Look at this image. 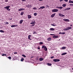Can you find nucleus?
I'll list each match as a JSON object with an SVG mask.
<instances>
[{
  "instance_id": "obj_1",
  "label": "nucleus",
  "mask_w": 73,
  "mask_h": 73,
  "mask_svg": "<svg viewBox=\"0 0 73 73\" xmlns=\"http://www.w3.org/2000/svg\"><path fill=\"white\" fill-rule=\"evenodd\" d=\"M72 28L71 27H67V28H66L64 29V31H67V30H69V29H72Z\"/></svg>"
},
{
  "instance_id": "obj_2",
  "label": "nucleus",
  "mask_w": 73,
  "mask_h": 73,
  "mask_svg": "<svg viewBox=\"0 0 73 73\" xmlns=\"http://www.w3.org/2000/svg\"><path fill=\"white\" fill-rule=\"evenodd\" d=\"M58 11V9H54L52 10V12H57Z\"/></svg>"
},
{
  "instance_id": "obj_3",
  "label": "nucleus",
  "mask_w": 73,
  "mask_h": 73,
  "mask_svg": "<svg viewBox=\"0 0 73 73\" xmlns=\"http://www.w3.org/2000/svg\"><path fill=\"white\" fill-rule=\"evenodd\" d=\"M42 48H44V50H45V51H46L47 50V48H46V47L45 46H42Z\"/></svg>"
},
{
  "instance_id": "obj_4",
  "label": "nucleus",
  "mask_w": 73,
  "mask_h": 73,
  "mask_svg": "<svg viewBox=\"0 0 73 73\" xmlns=\"http://www.w3.org/2000/svg\"><path fill=\"white\" fill-rule=\"evenodd\" d=\"M53 61L54 62H58L60 61V60L59 59H54L53 60Z\"/></svg>"
},
{
  "instance_id": "obj_5",
  "label": "nucleus",
  "mask_w": 73,
  "mask_h": 73,
  "mask_svg": "<svg viewBox=\"0 0 73 73\" xmlns=\"http://www.w3.org/2000/svg\"><path fill=\"white\" fill-rule=\"evenodd\" d=\"M63 20L64 21H67V22H69L70 21V20L69 19H63Z\"/></svg>"
},
{
  "instance_id": "obj_6",
  "label": "nucleus",
  "mask_w": 73,
  "mask_h": 73,
  "mask_svg": "<svg viewBox=\"0 0 73 73\" xmlns=\"http://www.w3.org/2000/svg\"><path fill=\"white\" fill-rule=\"evenodd\" d=\"M59 16H60V17H65V15L62 14L61 13H59L58 14Z\"/></svg>"
},
{
  "instance_id": "obj_7",
  "label": "nucleus",
  "mask_w": 73,
  "mask_h": 73,
  "mask_svg": "<svg viewBox=\"0 0 73 73\" xmlns=\"http://www.w3.org/2000/svg\"><path fill=\"white\" fill-rule=\"evenodd\" d=\"M9 8H10V6L8 5V6H7V10L8 11H10V9H9Z\"/></svg>"
},
{
  "instance_id": "obj_8",
  "label": "nucleus",
  "mask_w": 73,
  "mask_h": 73,
  "mask_svg": "<svg viewBox=\"0 0 73 73\" xmlns=\"http://www.w3.org/2000/svg\"><path fill=\"white\" fill-rule=\"evenodd\" d=\"M17 27V25H12L11 26V27L12 28H15V27Z\"/></svg>"
},
{
  "instance_id": "obj_9",
  "label": "nucleus",
  "mask_w": 73,
  "mask_h": 73,
  "mask_svg": "<svg viewBox=\"0 0 73 73\" xmlns=\"http://www.w3.org/2000/svg\"><path fill=\"white\" fill-rule=\"evenodd\" d=\"M25 9L24 8L20 9L18 10L19 11H24Z\"/></svg>"
},
{
  "instance_id": "obj_10",
  "label": "nucleus",
  "mask_w": 73,
  "mask_h": 73,
  "mask_svg": "<svg viewBox=\"0 0 73 73\" xmlns=\"http://www.w3.org/2000/svg\"><path fill=\"white\" fill-rule=\"evenodd\" d=\"M31 35H29L28 36V39H29V40H32V39H31Z\"/></svg>"
},
{
  "instance_id": "obj_11",
  "label": "nucleus",
  "mask_w": 73,
  "mask_h": 73,
  "mask_svg": "<svg viewBox=\"0 0 73 73\" xmlns=\"http://www.w3.org/2000/svg\"><path fill=\"white\" fill-rule=\"evenodd\" d=\"M27 17H28V19H29L31 18H32V16L30 15H27Z\"/></svg>"
},
{
  "instance_id": "obj_12",
  "label": "nucleus",
  "mask_w": 73,
  "mask_h": 73,
  "mask_svg": "<svg viewBox=\"0 0 73 73\" xmlns=\"http://www.w3.org/2000/svg\"><path fill=\"white\" fill-rule=\"evenodd\" d=\"M43 8H45V7L42 6L40 7V8H39V9H43Z\"/></svg>"
},
{
  "instance_id": "obj_13",
  "label": "nucleus",
  "mask_w": 73,
  "mask_h": 73,
  "mask_svg": "<svg viewBox=\"0 0 73 73\" xmlns=\"http://www.w3.org/2000/svg\"><path fill=\"white\" fill-rule=\"evenodd\" d=\"M53 38H57L58 37V35L53 36L52 37Z\"/></svg>"
},
{
  "instance_id": "obj_14",
  "label": "nucleus",
  "mask_w": 73,
  "mask_h": 73,
  "mask_svg": "<svg viewBox=\"0 0 73 73\" xmlns=\"http://www.w3.org/2000/svg\"><path fill=\"white\" fill-rule=\"evenodd\" d=\"M55 15H56V14L55 13H54L53 14H52L51 16V17H54V16H55Z\"/></svg>"
},
{
  "instance_id": "obj_15",
  "label": "nucleus",
  "mask_w": 73,
  "mask_h": 73,
  "mask_svg": "<svg viewBox=\"0 0 73 73\" xmlns=\"http://www.w3.org/2000/svg\"><path fill=\"white\" fill-rule=\"evenodd\" d=\"M35 21H33L31 23V24H35Z\"/></svg>"
},
{
  "instance_id": "obj_16",
  "label": "nucleus",
  "mask_w": 73,
  "mask_h": 73,
  "mask_svg": "<svg viewBox=\"0 0 73 73\" xmlns=\"http://www.w3.org/2000/svg\"><path fill=\"white\" fill-rule=\"evenodd\" d=\"M51 40H52V38H51V37H49V38H48L47 39L48 41H50Z\"/></svg>"
},
{
  "instance_id": "obj_17",
  "label": "nucleus",
  "mask_w": 73,
  "mask_h": 73,
  "mask_svg": "<svg viewBox=\"0 0 73 73\" xmlns=\"http://www.w3.org/2000/svg\"><path fill=\"white\" fill-rule=\"evenodd\" d=\"M23 22V20H21L19 21L20 24H22Z\"/></svg>"
},
{
  "instance_id": "obj_18",
  "label": "nucleus",
  "mask_w": 73,
  "mask_h": 73,
  "mask_svg": "<svg viewBox=\"0 0 73 73\" xmlns=\"http://www.w3.org/2000/svg\"><path fill=\"white\" fill-rule=\"evenodd\" d=\"M67 54V53L65 52L62 54H61V56H64V55H65V54Z\"/></svg>"
},
{
  "instance_id": "obj_19",
  "label": "nucleus",
  "mask_w": 73,
  "mask_h": 73,
  "mask_svg": "<svg viewBox=\"0 0 73 73\" xmlns=\"http://www.w3.org/2000/svg\"><path fill=\"white\" fill-rule=\"evenodd\" d=\"M50 30L51 31H54V30H55V29L53 28H51L50 29Z\"/></svg>"
},
{
  "instance_id": "obj_20",
  "label": "nucleus",
  "mask_w": 73,
  "mask_h": 73,
  "mask_svg": "<svg viewBox=\"0 0 73 73\" xmlns=\"http://www.w3.org/2000/svg\"><path fill=\"white\" fill-rule=\"evenodd\" d=\"M69 3H73V1L72 0H69Z\"/></svg>"
},
{
  "instance_id": "obj_21",
  "label": "nucleus",
  "mask_w": 73,
  "mask_h": 73,
  "mask_svg": "<svg viewBox=\"0 0 73 73\" xmlns=\"http://www.w3.org/2000/svg\"><path fill=\"white\" fill-rule=\"evenodd\" d=\"M44 60V59L42 58H39V60L40 61H42Z\"/></svg>"
},
{
  "instance_id": "obj_22",
  "label": "nucleus",
  "mask_w": 73,
  "mask_h": 73,
  "mask_svg": "<svg viewBox=\"0 0 73 73\" xmlns=\"http://www.w3.org/2000/svg\"><path fill=\"white\" fill-rule=\"evenodd\" d=\"M66 47L64 46L61 48L62 49H66Z\"/></svg>"
},
{
  "instance_id": "obj_23",
  "label": "nucleus",
  "mask_w": 73,
  "mask_h": 73,
  "mask_svg": "<svg viewBox=\"0 0 73 73\" xmlns=\"http://www.w3.org/2000/svg\"><path fill=\"white\" fill-rule=\"evenodd\" d=\"M47 65L48 66H51L52 65V64L48 63H47Z\"/></svg>"
},
{
  "instance_id": "obj_24",
  "label": "nucleus",
  "mask_w": 73,
  "mask_h": 73,
  "mask_svg": "<svg viewBox=\"0 0 73 73\" xmlns=\"http://www.w3.org/2000/svg\"><path fill=\"white\" fill-rule=\"evenodd\" d=\"M37 13H35L34 14V16H37Z\"/></svg>"
},
{
  "instance_id": "obj_25",
  "label": "nucleus",
  "mask_w": 73,
  "mask_h": 73,
  "mask_svg": "<svg viewBox=\"0 0 73 73\" xmlns=\"http://www.w3.org/2000/svg\"><path fill=\"white\" fill-rule=\"evenodd\" d=\"M0 32H1V33H4V31L3 30H0Z\"/></svg>"
},
{
  "instance_id": "obj_26",
  "label": "nucleus",
  "mask_w": 73,
  "mask_h": 73,
  "mask_svg": "<svg viewBox=\"0 0 73 73\" xmlns=\"http://www.w3.org/2000/svg\"><path fill=\"white\" fill-rule=\"evenodd\" d=\"M66 5L65 4H63L62 5V6L63 7H65Z\"/></svg>"
},
{
  "instance_id": "obj_27",
  "label": "nucleus",
  "mask_w": 73,
  "mask_h": 73,
  "mask_svg": "<svg viewBox=\"0 0 73 73\" xmlns=\"http://www.w3.org/2000/svg\"><path fill=\"white\" fill-rule=\"evenodd\" d=\"M32 7V6H31V5H29V6L28 7V8H31Z\"/></svg>"
},
{
  "instance_id": "obj_28",
  "label": "nucleus",
  "mask_w": 73,
  "mask_h": 73,
  "mask_svg": "<svg viewBox=\"0 0 73 73\" xmlns=\"http://www.w3.org/2000/svg\"><path fill=\"white\" fill-rule=\"evenodd\" d=\"M63 8V7H59V9H62Z\"/></svg>"
},
{
  "instance_id": "obj_29",
  "label": "nucleus",
  "mask_w": 73,
  "mask_h": 73,
  "mask_svg": "<svg viewBox=\"0 0 73 73\" xmlns=\"http://www.w3.org/2000/svg\"><path fill=\"white\" fill-rule=\"evenodd\" d=\"M24 60V58H22L21 60V61H23Z\"/></svg>"
},
{
  "instance_id": "obj_30",
  "label": "nucleus",
  "mask_w": 73,
  "mask_h": 73,
  "mask_svg": "<svg viewBox=\"0 0 73 73\" xmlns=\"http://www.w3.org/2000/svg\"><path fill=\"white\" fill-rule=\"evenodd\" d=\"M24 15V12H21V15Z\"/></svg>"
},
{
  "instance_id": "obj_31",
  "label": "nucleus",
  "mask_w": 73,
  "mask_h": 73,
  "mask_svg": "<svg viewBox=\"0 0 73 73\" xmlns=\"http://www.w3.org/2000/svg\"><path fill=\"white\" fill-rule=\"evenodd\" d=\"M2 56H7V54H2Z\"/></svg>"
},
{
  "instance_id": "obj_32",
  "label": "nucleus",
  "mask_w": 73,
  "mask_h": 73,
  "mask_svg": "<svg viewBox=\"0 0 73 73\" xmlns=\"http://www.w3.org/2000/svg\"><path fill=\"white\" fill-rule=\"evenodd\" d=\"M36 33H37L36 31H34L33 32V34H36Z\"/></svg>"
},
{
  "instance_id": "obj_33",
  "label": "nucleus",
  "mask_w": 73,
  "mask_h": 73,
  "mask_svg": "<svg viewBox=\"0 0 73 73\" xmlns=\"http://www.w3.org/2000/svg\"><path fill=\"white\" fill-rule=\"evenodd\" d=\"M22 56H23V57H26V56H25V55L22 54Z\"/></svg>"
},
{
  "instance_id": "obj_34",
  "label": "nucleus",
  "mask_w": 73,
  "mask_h": 73,
  "mask_svg": "<svg viewBox=\"0 0 73 73\" xmlns=\"http://www.w3.org/2000/svg\"><path fill=\"white\" fill-rule=\"evenodd\" d=\"M66 9V10H69V9H70V8L69 7L68 8H67Z\"/></svg>"
},
{
  "instance_id": "obj_35",
  "label": "nucleus",
  "mask_w": 73,
  "mask_h": 73,
  "mask_svg": "<svg viewBox=\"0 0 73 73\" xmlns=\"http://www.w3.org/2000/svg\"><path fill=\"white\" fill-rule=\"evenodd\" d=\"M51 25H52V26H53L54 27H55V26H56V25H54L53 24H51Z\"/></svg>"
},
{
  "instance_id": "obj_36",
  "label": "nucleus",
  "mask_w": 73,
  "mask_h": 73,
  "mask_svg": "<svg viewBox=\"0 0 73 73\" xmlns=\"http://www.w3.org/2000/svg\"><path fill=\"white\" fill-rule=\"evenodd\" d=\"M43 44V42H40L39 43V44Z\"/></svg>"
},
{
  "instance_id": "obj_37",
  "label": "nucleus",
  "mask_w": 73,
  "mask_h": 73,
  "mask_svg": "<svg viewBox=\"0 0 73 73\" xmlns=\"http://www.w3.org/2000/svg\"><path fill=\"white\" fill-rule=\"evenodd\" d=\"M64 34H65V33H62L61 34L62 35H64Z\"/></svg>"
},
{
  "instance_id": "obj_38",
  "label": "nucleus",
  "mask_w": 73,
  "mask_h": 73,
  "mask_svg": "<svg viewBox=\"0 0 73 73\" xmlns=\"http://www.w3.org/2000/svg\"><path fill=\"white\" fill-rule=\"evenodd\" d=\"M8 58L10 60H11V56H9L8 57Z\"/></svg>"
},
{
  "instance_id": "obj_39",
  "label": "nucleus",
  "mask_w": 73,
  "mask_h": 73,
  "mask_svg": "<svg viewBox=\"0 0 73 73\" xmlns=\"http://www.w3.org/2000/svg\"><path fill=\"white\" fill-rule=\"evenodd\" d=\"M33 9H37L36 8V7L33 8Z\"/></svg>"
},
{
  "instance_id": "obj_40",
  "label": "nucleus",
  "mask_w": 73,
  "mask_h": 73,
  "mask_svg": "<svg viewBox=\"0 0 73 73\" xmlns=\"http://www.w3.org/2000/svg\"><path fill=\"white\" fill-rule=\"evenodd\" d=\"M4 8H5V9H7V6H6V7H4Z\"/></svg>"
},
{
  "instance_id": "obj_41",
  "label": "nucleus",
  "mask_w": 73,
  "mask_h": 73,
  "mask_svg": "<svg viewBox=\"0 0 73 73\" xmlns=\"http://www.w3.org/2000/svg\"><path fill=\"white\" fill-rule=\"evenodd\" d=\"M50 35H51V36H55V35L53 34H50Z\"/></svg>"
},
{
  "instance_id": "obj_42",
  "label": "nucleus",
  "mask_w": 73,
  "mask_h": 73,
  "mask_svg": "<svg viewBox=\"0 0 73 73\" xmlns=\"http://www.w3.org/2000/svg\"><path fill=\"white\" fill-rule=\"evenodd\" d=\"M29 6V4H27V5H26V6L27 7H28Z\"/></svg>"
},
{
  "instance_id": "obj_43",
  "label": "nucleus",
  "mask_w": 73,
  "mask_h": 73,
  "mask_svg": "<svg viewBox=\"0 0 73 73\" xmlns=\"http://www.w3.org/2000/svg\"><path fill=\"white\" fill-rule=\"evenodd\" d=\"M51 58H54V56H52L50 57Z\"/></svg>"
},
{
  "instance_id": "obj_44",
  "label": "nucleus",
  "mask_w": 73,
  "mask_h": 73,
  "mask_svg": "<svg viewBox=\"0 0 73 73\" xmlns=\"http://www.w3.org/2000/svg\"><path fill=\"white\" fill-rule=\"evenodd\" d=\"M70 5V6H73V4H71Z\"/></svg>"
},
{
  "instance_id": "obj_45",
  "label": "nucleus",
  "mask_w": 73,
  "mask_h": 73,
  "mask_svg": "<svg viewBox=\"0 0 73 73\" xmlns=\"http://www.w3.org/2000/svg\"><path fill=\"white\" fill-rule=\"evenodd\" d=\"M8 0H6L5 1V2H8Z\"/></svg>"
},
{
  "instance_id": "obj_46",
  "label": "nucleus",
  "mask_w": 73,
  "mask_h": 73,
  "mask_svg": "<svg viewBox=\"0 0 73 73\" xmlns=\"http://www.w3.org/2000/svg\"><path fill=\"white\" fill-rule=\"evenodd\" d=\"M46 6L47 8H49V7L48 5H46Z\"/></svg>"
},
{
  "instance_id": "obj_47",
  "label": "nucleus",
  "mask_w": 73,
  "mask_h": 73,
  "mask_svg": "<svg viewBox=\"0 0 73 73\" xmlns=\"http://www.w3.org/2000/svg\"><path fill=\"white\" fill-rule=\"evenodd\" d=\"M14 54H17V52H15L14 53Z\"/></svg>"
},
{
  "instance_id": "obj_48",
  "label": "nucleus",
  "mask_w": 73,
  "mask_h": 73,
  "mask_svg": "<svg viewBox=\"0 0 73 73\" xmlns=\"http://www.w3.org/2000/svg\"><path fill=\"white\" fill-rule=\"evenodd\" d=\"M6 24H9V23L8 22H6Z\"/></svg>"
},
{
  "instance_id": "obj_49",
  "label": "nucleus",
  "mask_w": 73,
  "mask_h": 73,
  "mask_svg": "<svg viewBox=\"0 0 73 73\" xmlns=\"http://www.w3.org/2000/svg\"><path fill=\"white\" fill-rule=\"evenodd\" d=\"M64 1L66 2H67V1H68V0H64Z\"/></svg>"
},
{
  "instance_id": "obj_50",
  "label": "nucleus",
  "mask_w": 73,
  "mask_h": 73,
  "mask_svg": "<svg viewBox=\"0 0 73 73\" xmlns=\"http://www.w3.org/2000/svg\"><path fill=\"white\" fill-rule=\"evenodd\" d=\"M38 49H40V47H38Z\"/></svg>"
},
{
  "instance_id": "obj_51",
  "label": "nucleus",
  "mask_w": 73,
  "mask_h": 73,
  "mask_svg": "<svg viewBox=\"0 0 73 73\" xmlns=\"http://www.w3.org/2000/svg\"><path fill=\"white\" fill-rule=\"evenodd\" d=\"M63 0H60V2H61V1H63Z\"/></svg>"
},
{
  "instance_id": "obj_52",
  "label": "nucleus",
  "mask_w": 73,
  "mask_h": 73,
  "mask_svg": "<svg viewBox=\"0 0 73 73\" xmlns=\"http://www.w3.org/2000/svg\"><path fill=\"white\" fill-rule=\"evenodd\" d=\"M22 1H26V0H22Z\"/></svg>"
},
{
  "instance_id": "obj_53",
  "label": "nucleus",
  "mask_w": 73,
  "mask_h": 73,
  "mask_svg": "<svg viewBox=\"0 0 73 73\" xmlns=\"http://www.w3.org/2000/svg\"><path fill=\"white\" fill-rule=\"evenodd\" d=\"M56 8H57L58 9H59V7H58L57 6V7H56Z\"/></svg>"
},
{
  "instance_id": "obj_54",
  "label": "nucleus",
  "mask_w": 73,
  "mask_h": 73,
  "mask_svg": "<svg viewBox=\"0 0 73 73\" xmlns=\"http://www.w3.org/2000/svg\"><path fill=\"white\" fill-rule=\"evenodd\" d=\"M9 19H10V20H12V18H9Z\"/></svg>"
},
{
  "instance_id": "obj_55",
  "label": "nucleus",
  "mask_w": 73,
  "mask_h": 73,
  "mask_svg": "<svg viewBox=\"0 0 73 73\" xmlns=\"http://www.w3.org/2000/svg\"><path fill=\"white\" fill-rule=\"evenodd\" d=\"M61 33H61L60 32L59 33V34H60V35H61Z\"/></svg>"
},
{
  "instance_id": "obj_56",
  "label": "nucleus",
  "mask_w": 73,
  "mask_h": 73,
  "mask_svg": "<svg viewBox=\"0 0 73 73\" xmlns=\"http://www.w3.org/2000/svg\"><path fill=\"white\" fill-rule=\"evenodd\" d=\"M39 1H42L43 0H39Z\"/></svg>"
},
{
  "instance_id": "obj_57",
  "label": "nucleus",
  "mask_w": 73,
  "mask_h": 73,
  "mask_svg": "<svg viewBox=\"0 0 73 73\" xmlns=\"http://www.w3.org/2000/svg\"><path fill=\"white\" fill-rule=\"evenodd\" d=\"M70 26L72 27V25H70Z\"/></svg>"
},
{
  "instance_id": "obj_58",
  "label": "nucleus",
  "mask_w": 73,
  "mask_h": 73,
  "mask_svg": "<svg viewBox=\"0 0 73 73\" xmlns=\"http://www.w3.org/2000/svg\"><path fill=\"white\" fill-rule=\"evenodd\" d=\"M34 25H35V24H34L32 25L33 26Z\"/></svg>"
},
{
  "instance_id": "obj_59",
  "label": "nucleus",
  "mask_w": 73,
  "mask_h": 73,
  "mask_svg": "<svg viewBox=\"0 0 73 73\" xmlns=\"http://www.w3.org/2000/svg\"><path fill=\"white\" fill-rule=\"evenodd\" d=\"M14 1L15 0H14Z\"/></svg>"
}]
</instances>
